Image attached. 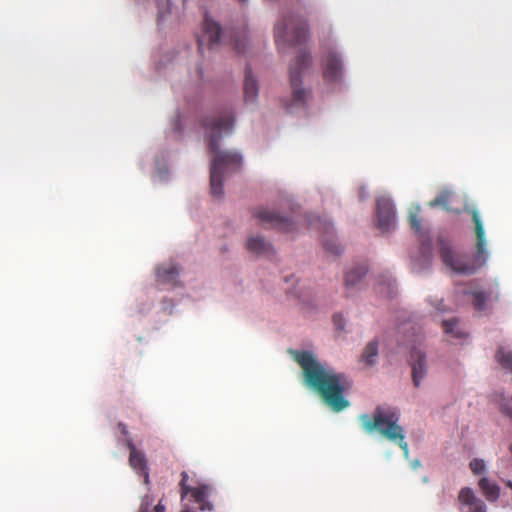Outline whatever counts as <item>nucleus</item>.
<instances>
[{
  "instance_id": "f257e3e1",
  "label": "nucleus",
  "mask_w": 512,
  "mask_h": 512,
  "mask_svg": "<svg viewBox=\"0 0 512 512\" xmlns=\"http://www.w3.org/2000/svg\"><path fill=\"white\" fill-rule=\"evenodd\" d=\"M293 354L294 360L303 370L305 383L321 396L328 407L334 412H340L349 406L344 392L351 384L345 374L325 368L308 351H294Z\"/></svg>"
},
{
  "instance_id": "f03ea898",
  "label": "nucleus",
  "mask_w": 512,
  "mask_h": 512,
  "mask_svg": "<svg viewBox=\"0 0 512 512\" xmlns=\"http://www.w3.org/2000/svg\"><path fill=\"white\" fill-rule=\"evenodd\" d=\"M203 126L209 131V151L213 154L210 168V187L214 197L224 195L223 175L226 170L239 169L242 156L237 152L219 151V142L223 134H228L234 126V116L231 111L219 112L214 116L206 117Z\"/></svg>"
},
{
  "instance_id": "7ed1b4c3",
  "label": "nucleus",
  "mask_w": 512,
  "mask_h": 512,
  "mask_svg": "<svg viewBox=\"0 0 512 512\" xmlns=\"http://www.w3.org/2000/svg\"><path fill=\"white\" fill-rule=\"evenodd\" d=\"M401 412L392 406H377L372 414H361L359 422L362 429L372 434L379 433L388 441L396 443L407 457L409 453L408 443L405 440L404 428L400 425Z\"/></svg>"
},
{
  "instance_id": "20e7f679",
  "label": "nucleus",
  "mask_w": 512,
  "mask_h": 512,
  "mask_svg": "<svg viewBox=\"0 0 512 512\" xmlns=\"http://www.w3.org/2000/svg\"><path fill=\"white\" fill-rule=\"evenodd\" d=\"M475 224L476 254L471 261L468 256L455 252L451 245L444 240H439L440 257L446 267L460 274H472L483 266L488 258L486 250V238L483 223L477 210H471Z\"/></svg>"
},
{
  "instance_id": "39448f33",
  "label": "nucleus",
  "mask_w": 512,
  "mask_h": 512,
  "mask_svg": "<svg viewBox=\"0 0 512 512\" xmlns=\"http://www.w3.org/2000/svg\"><path fill=\"white\" fill-rule=\"evenodd\" d=\"M311 64V55L306 52H300L292 61L289 68L290 86L292 89L291 99L285 102V108L291 111L293 108L305 106L310 92L302 87L301 73Z\"/></svg>"
},
{
  "instance_id": "423d86ee",
  "label": "nucleus",
  "mask_w": 512,
  "mask_h": 512,
  "mask_svg": "<svg viewBox=\"0 0 512 512\" xmlns=\"http://www.w3.org/2000/svg\"><path fill=\"white\" fill-rule=\"evenodd\" d=\"M307 32V24L304 21L294 16L288 18L284 17L275 25V42L279 49H281V46L284 44L290 46L299 45L306 40Z\"/></svg>"
},
{
  "instance_id": "0eeeda50",
  "label": "nucleus",
  "mask_w": 512,
  "mask_h": 512,
  "mask_svg": "<svg viewBox=\"0 0 512 512\" xmlns=\"http://www.w3.org/2000/svg\"><path fill=\"white\" fill-rule=\"evenodd\" d=\"M254 216L264 228H275L283 232H291L295 228L292 219L282 216L274 210L259 208L254 212Z\"/></svg>"
},
{
  "instance_id": "6e6552de",
  "label": "nucleus",
  "mask_w": 512,
  "mask_h": 512,
  "mask_svg": "<svg viewBox=\"0 0 512 512\" xmlns=\"http://www.w3.org/2000/svg\"><path fill=\"white\" fill-rule=\"evenodd\" d=\"M323 78L326 83H339L343 79L344 68L340 55L330 50L322 59Z\"/></svg>"
},
{
  "instance_id": "1a4fd4ad",
  "label": "nucleus",
  "mask_w": 512,
  "mask_h": 512,
  "mask_svg": "<svg viewBox=\"0 0 512 512\" xmlns=\"http://www.w3.org/2000/svg\"><path fill=\"white\" fill-rule=\"evenodd\" d=\"M377 227L389 232L395 227V211L391 199L380 197L376 201Z\"/></svg>"
},
{
  "instance_id": "9d476101",
  "label": "nucleus",
  "mask_w": 512,
  "mask_h": 512,
  "mask_svg": "<svg viewBox=\"0 0 512 512\" xmlns=\"http://www.w3.org/2000/svg\"><path fill=\"white\" fill-rule=\"evenodd\" d=\"M220 36V26L206 14L203 21V32L202 35L198 38L199 50L202 51L205 46L213 48L219 43Z\"/></svg>"
},
{
  "instance_id": "9b49d317",
  "label": "nucleus",
  "mask_w": 512,
  "mask_h": 512,
  "mask_svg": "<svg viewBox=\"0 0 512 512\" xmlns=\"http://www.w3.org/2000/svg\"><path fill=\"white\" fill-rule=\"evenodd\" d=\"M466 294L471 296L472 305L477 311L486 310L489 303L497 301L499 298L498 292L491 287L467 291Z\"/></svg>"
},
{
  "instance_id": "f8f14e48",
  "label": "nucleus",
  "mask_w": 512,
  "mask_h": 512,
  "mask_svg": "<svg viewBox=\"0 0 512 512\" xmlns=\"http://www.w3.org/2000/svg\"><path fill=\"white\" fill-rule=\"evenodd\" d=\"M412 379L415 387H419L427 373L426 355L420 350L414 349L411 352Z\"/></svg>"
},
{
  "instance_id": "ddd939ff",
  "label": "nucleus",
  "mask_w": 512,
  "mask_h": 512,
  "mask_svg": "<svg viewBox=\"0 0 512 512\" xmlns=\"http://www.w3.org/2000/svg\"><path fill=\"white\" fill-rule=\"evenodd\" d=\"M126 445L128 449L130 450L129 455V464L130 466L139 474H144L145 479H148V468H147V461L145 458V455L138 451L135 447L133 440L131 438L126 439Z\"/></svg>"
},
{
  "instance_id": "4468645a",
  "label": "nucleus",
  "mask_w": 512,
  "mask_h": 512,
  "mask_svg": "<svg viewBox=\"0 0 512 512\" xmlns=\"http://www.w3.org/2000/svg\"><path fill=\"white\" fill-rule=\"evenodd\" d=\"M458 500L462 505L469 507V510L465 512H486L485 503L477 498L472 489L468 487L460 490Z\"/></svg>"
},
{
  "instance_id": "2eb2a0df",
  "label": "nucleus",
  "mask_w": 512,
  "mask_h": 512,
  "mask_svg": "<svg viewBox=\"0 0 512 512\" xmlns=\"http://www.w3.org/2000/svg\"><path fill=\"white\" fill-rule=\"evenodd\" d=\"M212 493V487L207 484L194 487L189 494L193 497L194 501L198 504L199 509L202 511H212L213 504L209 501Z\"/></svg>"
},
{
  "instance_id": "dca6fc26",
  "label": "nucleus",
  "mask_w": 512,
  "mask_h": 512,
  "mask_svg": "<svg viewBox=\"0 0 512 512\" xmlns=\"http://www.w3.org/2000/svg\"><path fill=\"white\" fill-rule=\"evenodd\" d=\"M179 276V268L175 264H166L157 267L156 269V277L157 281L162 284H169L171 286H176L178 281L177 278Z\"/></svg>"
},
{
  "instance_id": "f3484780",
  "label": "nucleus",
  "mask_w": 512,
  "mask_h": 512,
  "mask_svg": "<svg viewBox=\"0 0 512 512\" xmlns=\"http://www.w3.org/2000/svg\"><path fill=\"white\" fill-rule=\"evenodd\" d=\"M379 350V341L373 339L369 341L363 349L360 356V362L367 367H371L377 363Z\"/></svg>"
},
{
  "instance_id": "a211bd4d",
  "label": "nucleus",
  "mask_w": 512,
  "mask_h": 512,
  "mask_svg": "<svg viewBox=\"0 0 512 512\" xmlns=\"http://www.w3.org/2000/svg\"><path fill=\"white\" fill-rule=\"evenodd\" d=\"M258 96V83L250 68L245 70L244 98L246 102H253Z\"/></svg>"
},
{
  "instance_id": "6ab92c4d",
  "label": "nucleus",
  "mask_w": 512,
  "mask_h": 512,
  "mask_svg": "<svg viewBox=\"0 0 512 512\" xmlns=\"http://www.w3.org/2000/svg\"><path fill=\"white\" fill-rule=\"evenodd\" d=\"M247 249L258 255H268L272 253V246L262 237H250L247 241Z\"/></svg>"
},
{
  "instance_id": "aec40b11",
  "label": "nucleus",
  "mask_w": 512,
  "mask_h": 512,
  "mask_svg": "<svg viewBox=\"0 0 512 512\" xmlns=\"http://www.w3.org/2000/svg\"><path fill=\"white\" fill-rule=\"evenodd\" d=\"M367 270L364 266L359 265L349 270L345 275V286L347 289L356 287L360 280L364 277Z\"/></svg>"
},
{
  "instance_id": "412c9836",
  "label": "nucleus",
  "mask_w": 512,
  "mask_h": 512,
  "mask_svg": "<svg viewBox=\"0 0 512 512\" xmlns=\"http://www.w3.org/2000/svg\"><path fill=\"white\" fill-rule=\"evenodd\" d=\"M495 359L500 366L512 373V351L504 346H499L495 353Z\"/></svg>"
},
{
  "instance_id": "4be33fe9",
  "label": "nucleus",
  "mask_w": 512,
  "mask_h": 512,
  "mask_svg": "<svg viewBox=\"0 0 512 512\" xmlns=\"http://www.w3.org/2000/svg\"><path fill=\"white\" fill-rule=\"evenodd\" d=\"M479 487L488 501H495L498 499L500 488L497 484L492 483L487 478H482L479 481Z\"/></svg>"
},
{
  "instance_id": "5701e85b",
  "label": "nucleus",
  "mask_w": 512,
  "mask_h": 512,
  "mask_svg": "<svg viewBox=\"0 0 512 512\" xmlns=\"http://www.w3.org/2000/svg\"><path fill=\"white\" fill-rule=\"evenodd\" d=\"M493 401L498 405L501 414L512 420V397L507 398L503 392L495 393Z\"/></svg>"
},
{
  "instance_id": "b1692460",
  "label": "nucleus",
  "mask_w": 512,
  "mask_h": 512,
  "mask_svg": "<svg viewBox=\"0 0 512 512\" xmlns=\"http://www.w3.org/2000/svg\"><path fill=\"white\" fill-rule=\"evenodd\" d=\"M442 328L446 334H450L454 338L461 339L466 336V334L458 328V320L456 318L442 321Z\"/></svg>"
},
{
  "instance_id": "393cba45",
  "label": "nucleus",
  "mask_w": 512,
  "mask_h": 512,
  "mask_svg": "<svg viewBox=\"0 0 512 512\" xmlns=\"http://www.w3.org/2000/svg\"><path fill=\"white\" fill-rule=\"evenodd\" d=\"M449 202H450V192L443 191L436 198L430 201L429 205L431 207L441 206L445 210H449Z\"/></svg>"
},
{
  "instance_id": "a878e982",
  "label": "nucleus",
  "mask_w": 512,
  "mask_h": 512,
  "mask_svg": "<svg viewBox=\"0 0 512 512\" xmlns=\"http://www.w3.org/2000/svg\"><path fill=\"white\" fill-rule=\"evenodd\" d=\"M152 505V501L146 497L142 500L139 511L138 512H164L165 506L161 503V501L150 511V507Z\"/></svg>"
},
{
  "instance_id": "bb28decb",
  "label": "nucleus",
  "mask_w": 512,
  "mask_h": 512,
  "mask_svg": "<svg viewBox=\"0 0 512 512\" xmlns=\"http://www.w3.org/2000/svg\"><path fill=\"white\" fill-rule=\"evenodd\" d=\"M158 14L157 20L161 21L165 15L170 13V1L169 0H156Z\"/></svg>"
},
{
  "instance_id": "cd10ccee",
  "label": "nucleus",
  "mask_w": 512,
  "mask_h": 512,
  "mask_svg": "<svg viewBox=\"0 0 512 512\" xmlns=\"http://www.w3.org/2000/svg\"><path fill=\"white\" fill-rule=\"evenodd\" d=\"M188 478H189V476H188L187 472L183 471L181 473V481L179 483L181 499H184V497H186L191 492V490H193V488H194V487H190L187 484Z\"/></svg>"
},
{
  "instance_id": "c85d7f7f",
  "label": "nucleus",
  "mask_w": 512,
  "mask_h": 512,
  "mask_svg": "<svg viewBox=\"0 0 512 512\" xmlns=\"http://www.w3.org/2000/svg\"><path fill=\"white\" fill-rule=\"evenodd\" d=\"M418 214H419V207L416 209L415 212H410V214H409V224H410V227L415 232H420V230H421V220H420Z\"/></svg>"
},
{
  "instance_id": "c756f323",
  "label": "nucleus",
  "mask_w": 512,
  "mask_h": 512,
  "mask_svg": "<svg viewBox=\"0 0 512 512\" xmlns=\"http://www.w3.org/2000/svg\"><path fill=\"white\" fill-rule=\"evenodd\" d=\"M470 469L474 474H480L485 469V463L482 459H473L470 462Z\"/></svg>"
},
{
  "instance_id": "7c9ffc66",
  "label": "nucleus",
  "mask_w": 512,
  "mask_h": 512,
  "mask_svg": "<svg viewBox=\"0 0 512 512\" xmlns=\"http://www.w3.org/2000/svg\"><path fill=\"white\" fill-rule=\"evenodd\" d=\"M324 247L326 250L330 251L331 253H333L335 255H339L341 253L340 246L332 241L324 242Z\"/></svg>"
},
{
  "instance_id": "2f4dec72",
  "label": "nucleus",
  "mask_w": 512,
  "mask_h": 512,
  "mask_svg": "<svg viewBox=\"0 0 512 512\" xmlns=\"http://www.w3.org/2000/svg\"><path fill=\"white\" fill-rule=\"evenodd\" d=\"M333 323L337 330H343L345 326L344 318L341 314H335L333 316Z\"/></svg>"
},
{
  "instance_id": "473e14b6",
  "label": "nucleus",
  "mask_w": 512,
  "mask_h": 512,
  "mask_svg": "<svg viewBox=\"0 0 512 512\" xmlns=\"http://www.w3.org/2000/svg\"><path fill=\"white\" fill-rule=\"evenodd\" d=\"M235 49L238 53H244L246 49V39L236 38L234 42Z\"/></svg>"
},
{
  "instance_id": "72a5a7b5",
  "label": "nucleus",
  "mask_w": 512,
  "mask_h": 512,
  "mask_svg": "<svg viewBox=\"0 0 512 512\" xmlns=\"http://www.w3.org/2000/svg\"><path fill=\"white\" fill-rule=\"evenodd\" d=\"M118 428L120 430V432L124 435V436H127L128 434V430H127V426L123 423H119L118 424Z\"/></svg>"
},
{
  "instance_id": "f704fd0d",
  "label": "nucleus",
  "mask_w": 512,
  "mask_h": 512,
  "mask_svg": "<svg viewBox=\"0 0 512 512\" xmlns=\"http://www.w3.org/2000/svg\"><path fill=\"white\" fill-rule=\"evenodd\" d=\"M441 304H442V301L439 303V305H441ZM436 309H437L438 311H444V309H442L440 306H437V307H436Z\"/></svg>"
},
{
  "instance_id": "c9c22d12",
  "label": "nucleus",
  "mask_w": 512,
  "mask_h": 512,
  "mask_svg": "<svg viewBox=\"0 0 512 512\" xmlns=\"http://www.w3.org/2000/svg\"><path fill=\"white\" fill-rule=\"evenodd\" d=\"M506 485H507L510 489H512V481H508V482L506 483Z\"/></svg>"
},
{
  "instance_id": "e433bc0d",
  "label": "nucleus",
  "mask_w": 512,
  "mask_h": 512,
  "mask_svg": "<svg viewBox=\"0 0 512 512\" xmlns=\"http://www.w3.org/2000/svg\"><path fill=\"white\" fill-rule=\"evenodd\" d=\"M506 485H507L510 489H512V481H508V482L506 483Z\"/></svg>"
},
{
  "instance_id": "4c0bfd02",
  "label": "nucleus",
  "mask_w": 512,
  "mask_h": 512,
  "mask_svg": "<svg viewBox=\"0 0 512 512\" xmlns=\"http://www.w3.org/2000/svg\"><path fill=\"white\" fill-rule=\"evenodd\" d=\"M506 485H507L510 489H512V481H508V482L506 483Z\"/></svg>"
},
{
  "instance_id": "58836bf2",
  "label": "nucleus",
  "mask_w": 512,
  "mask_h": 512,
  "mask_svg": "<svg viewBox=\"0 0 512 512\" xmlns=\"http://www.w3.org/2000/svg\"><path fill=\"white\" fill-rule=\"evenodd\" d=\"M419 465H420L419 461H415V462L413 463V467H417V466H419Z\"/></svg>"
},
{
  "instance_id": "ea45409f",
  "label": "nucleus",
  "mask_w": 512,
  "mask_h": 512,
  "mask_svg": "<svg viewBox=\"0 0 512 512\" xmlns=\"http://www.w3.org/2000/svg\"><path fill=\"white\" fill-rule=\"evenodd\" d=\"M509 450H510V453H511V455H512V442H511V445H510V447H509Z\"/></svg>"
},
{
  "instance_id": "a19ab883",
  "label": "nucleus",
  "mask_w": 512,
  "mask_h": 512,
  "mask_svg": "<svg viewBox=\"0 0 512 512\" xmlns=\"http://www.w3.org/2000/svg\"><path fill=\"white\" fill-rule=\"evenodd\" d=\"M240 3H245L247 0H238Z\"/></svg>"
}]
</instances>
